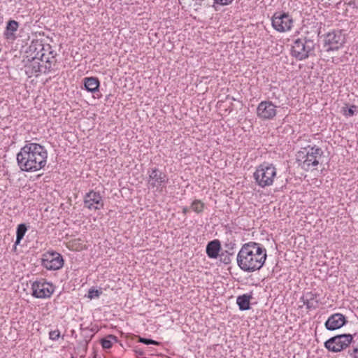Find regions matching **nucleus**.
Masks as SVG:
<instances>
[{
  "label": "nucleus",
  "mask_w": 358,
  "mask_h": 358,
  "mask_svg": "<svg viewBox=\"0 0 358 358\" xmlns=\"http://www.w3.org/2000/svg\"><path fill=\"white\" fill-rule=\"evenodd\" d=\"M345 43V36L341 30H334L324 36V48L327 52L338 50Z\"/></svg>",
  "instance_id": "nucleus-8"
},
{
  "label": "nucleus",
  "mask_w": 358,
  "mask_h": 358,
  "mask_svg": "<svg viewBox=\"0 0 358 358\" xmlns=\"http://www.w3.org/2000/svg\"><path fill=\"white\" fill-rule=\"evenodd\" d=\"M317 296V294L309 292L306 293L301 298V301L303 302V305L306 306L308 310H315L318 308L319 306V300Z\"/></svg>",
  "instance_id": "nucleus-16"
},
{
  "label": "nucleus",
  "mask_w": 358,
  "mask_h": 358,
  "mask_svg": "<svg viewBox=\"0 0 358 358\" xmlns=\"http://www.w3.org/2000/svg\"><path fill=\"white\" fill-rule=\"evenodd\" d=\"M293 22V18L288 13L275 12L271 17L272 27L278 32L291 30Z\"/></svg>",
  "instance_id": "nucleus-9"
},
{
  "label": "nucleus",
  "mask_w": 358,
  "mask_h": 358,
  "mask_svg": "<svg viewBox=\"0 0 358 358\" xmlns=\"http://www.w3.org/2000/svg\"><path fill=\"white\" fill-rule=\"evenodd\" d=\"M221 250V243L218 239H215L208 243L206 252L209 258L216 259Z\"/></svg>",
  "instance_id": "nucleus-17"
},
{
  "label": "nucleus",
  "mask_w": 358,
  "mask_h": 358,
  "mask_svg": "<svg viewBox=\"0 0 358 358\" xmlns=\"http://www.w3.org/2000/svg\"><path fill=\"white\" fill-rule=\"evenodd\" d=\"M317 45V37L315 35L310 36L307 32L293 41L291 48V55L296 60L302 61L309 57L315 56V48Z\"/></svg>",
  "instance_id": "nucleus-3"
},
{
  "label": "nucleus",
  "mask_w": 358,
  "mask_h": 358,
  "mask_svg": "<svg viewBox=\"0 0 358 358\" xmlns=\"http://www.w3.org/2000/svg\"><path fill=\"white\" fill-rule=\"evenodd\" d=\"M322 155L323 151L320 148L308 145L297 152L296 162L303 169L308 171L312 166L318 165L319 159Z\"/></svg>",
  "instance_id": "nucleus-4"
},
{
  "label": "nucleus",
  "mask_w": 358,
  "mask_h": 358,
  "mask_svg": "<svg viewBox=\"0 0 358 358\" xmlns=\"http://www.w3.org/2000/svg\"><path fill=\"white\" fill-rule=\"evenodd\" d=\"M84 85L86 90L90 92L99 91L100 85L99 80L96 77H88L84 78Z\"/></svg>",
  "instance_id": "nucleus-19"
},
{
  "label": "nucleus",
  "mask_w": 358,
  "mask_h": 358,
  "mask_svg": "<svg viewBox=\"0 0 358 358\" xmlns=\"http://www.w3.org/2000/svg\"><path fill=\"white\" fill-rule=\"evenodd\" d=\"M266 258V248L259 243L250 241L242 245L237 255L236 262L242 271L252 273L263 267Z\"/></svg>",
  "instance_id": "nucleus-2"
},
{
  "label": "nucleus",
  "mask_w": 358,
  "mask_h": 358,
  "mask_svg": "<svg viewBox=\"0 0 358 358\" xmlns=\"http://www.w3.org/2000/svg\"><path fill=\"white\" fill-rule=\"evenodd\" d=\"M138 341L145 345H161L160 342H158L157 341H155V340H152L150 338H142V337H139Z\"/></svg>",
  "instance_id": "nucleus-27"
},
{
  "label": "nucleus",
  "mask_w": 358,
  "mask_h": 358,
  "mask_svg": "<svg viewBox=\"0 0 358 358\" xmlns=\"http://www.w3.org/2000/svg\"><path fill=\"white\" fill-rule=\"evenodd\" d=\"M51 48V46L48 44L44 45L42 41L36 39L33 40L28 48L27 53L29 54V57L31 59H38L41 62H43L46 57L47 50Z\"/></svg>",
  "instance_id": "nucleus-12"
},
{
  "label": "nucleus",
  "mask_w": 358,
  "mask_h": 358,
  "mask_svg": "<svg viewBox=\"0 0 358 358\" xmlns=\"http://www.w3.org/2000/svg\"><path fill=\"white\" fill-rule=\"evenodd\" d=\"M48 152L44 146L27 142L17 154V163L21 171L34 172L43 169L47 164Z\"/></svg>",
  "instance_id": "nucleus-1"
},
{
  "label": "nucleus",
  "mask_w": 358,
  "mask_h": 358,
  "mask_svg": "<svg viewBox=\"0 0 358 358\" xmlns=\"http://www.w3.org/2000/svg\"><path fill=\"white\" fill-rule=\"evenodd\" d=\"M101 344L103 348L104 349H110L112 348V342L110 339H108L106 338H102L101 340Z\"/></svg>",
  "instance_id": "nucleus-30"
},
{
  "label": "nucleus",
  "mask_w": 358,
  "mask_h": 358,
  "mask_svg": "<svg viewBox=\"0 0 358 358\" xmlns=\"http://www.w3.org/2000/svg\"><path fill=\"white\" fill-rule=\"evenodd\" d=\"M19 27L18 22L14 20H10L8 21L6 30L3 32V36L7 40H15L16 38L15 31Z\"/></svg>",
  "instance_id": "nucleus-18"
},
{
  "label": "nucleus",
  "mask_w": 358,
  "mask_h": 358,
  "mask_svg": "<svg viewBox=\"0 0 358 358\" xmlns=\"http://www.w3.org/2000/svg\"><path fill=\"white\" fill-rule=\"evenodd\" d=\"M60 337V331L58 329L50 331L49 332V338L52 341H56Z\"/></svg>",
  "instance_id": "nucleus-31"
},
{
  "label": "nucleus",
  "mask_w": 358,
  "mask_h": 358,
  "mask_svg": "<svg viewBox=\"0 0 358 358\" xmlns=\"http://www.w3.org/2000/svg\"><path fill=\"white\" fill-rule=\"evenodd\" d=\"M88 342H89V341H87V340L85 341V345H85V351L87 350V347Z\"/></svg>",
  "instance_id": "nucleus-37"
},
{
  "label": "nucleus",
  "mask_w": 358,
  "mask_h": 358,
  "mask_svg": "<svg viewBox=\"0 0 358 358\" xmlns=\"http://www.w3.org/2000/svg\"><path fill=\"white\" fill-rule=\"evenodd\" d=\"M191 208L196 213H201L204 208V203L201 200H194L191 205Z\"/></svg>",
  "instance_id": "nucleus-26"
},
{
  "label": "nucleus",
  "mask_w": 358,
  "mask_h": 358,
  "mask_svg": "<svg viewBox=\"0 0 358 358\" xmlns=\"http://www.w3.org/2000/svg\"><path fill=\"white\" fill-rule=\"evenodd\" d=\"M84 206L90 210H97L103 208V201L99 192L91 190L84 196Z\"/></svg>",
  "instance_id": "nucleus-14"
},
{
  "label": "nucleus",
  "mask_w": 358,
  "mask_h": 358,
  "mask_svg": "<svg viewBox=\"0 0 358 358\" xmlns=\"http://www.w3.org/2000/svg\"><path fill=\"white\" fill-rule=\"evenodd\" d=\"M27 230V226L24 223L20 224L17 226V231H16V240L15 242V247L17 245L20 244V243L22 241V239L23 238Z\"/></svg>",
  "instance_id": "nucleus-23"
},
{
  "label": "nucleus",
  "mask_w": 358,
  "mask_h": 358,
  "mask_svg": "<svg viewBox=\"0 0 358 358\" xmlns=\"http://www.w3.org/2000/svg\"><path fill=\"white\" fill-rule=\"evenodd\" d=\"M101 294H102V292L101 290L91 288L88 291V297L90 299L99 297Z\"/></svg>",
  "instance_id": "nucleus-29"
},
{
  "label": "nucleus",
  "mask_w": 358,
  "mask_h": 358,
  "mask_svg": "<svg viewBox=\"0 0 358 358\" xmlns=\"http://www.w3.org/2000/svg\"><path fill=\"white\" fill-rule=\"evenodd\" d=\"M32 296L38 299L50 298L55 291L52 283L34 281L31 285Z\"/></svg>",
  "instance_id": "nucleus-11"
},
{
  "label": "nucleus",
  "mask_w": 358,
  "mask_h": 358,
  "mask_svg": "<svg viewBox=\"0 0 358 358\" xmlns=\"http://www.w3.org/2000/svg\"><path fill=\"white\" fill-rule=\"evenodd\" d=\"M189 212V209L187 207H184L182 208V213L184 215H186Z\"/></svg>",
  "instance_id": "nucleus-36"
},
{
  "label": "nucleus",
  "mask_w": 358,
  "mask_h": 358,
  "mask_svg": "<svg viewBox=\"0 0 358 358\" xmlns=\"http://www.w3.org/2000/svg\"><path fill=\"white\" fill-rule=\"evenodd\" d=\"M148 173V187L162 192L169 180L167 175L157 167L150 169Z\"/></svg>",
  "instance_id": "nucleus-7"
},
{
  "label": "nucleus",
  "mask_w": 358,
  "mask_h": 358,
  "mask_svg": "<svg viewBox=\"0 0 358 358\" xmlns=\"http://www.w3.org/2000/svg\"><path fill=\"white\" fill-rule=\"evenodd\" d=\"M47 52H48V55H46V57H54V58L56 59L57 53L55 52L54 50H52V48L47 50Z\"/></svg>",
  "instance_id": "nucleus-33"
},
{
  "label": "nucleus",
  "mask_w": 358,
  "mask_h": 358,
  "mask_svg": "<svg viewBox=\"0 0 358 358\" xmlns=\"http://www.w3.org/2000/svg\"><path fill=\"white\" fill-rule=\"evenodd\" d=\"M348 354L352 358H358V343L352 345V348L348 350Z\"/></svg>",
  "instance_id": "nucleus-28"
},
{
  "label": "nucleus",
  "mask_w": 358,
  "mask_h": 358,
  "mask_svg": "<svg viewBox=\"0 0 358 358\" xmlns=\"http://www.w3.org/2000/svg\"><path fill=\"white\" fill-rule=\"evenodd\" d=\"M276 114V106L271 101H262L257 106V115L262 120H272Z\"/></svg>",
  "instance_id": "nucleus-13"
},
{
  "label": "nucleus",
  "mask_w": 358,
  "mask_h": 358,
  "mask_svg": "<svg viewBox=\"0 0 358 358\" xmlns=\"http://www.w3.org/2000/svg\"><path fill=\"white\" fill-rule=\"evenodd\" d=\"M57 62V59L54 57H46L43 62H40V69L41 71H38V76L40 73H47L52 69V65H55Z\"/></svg>",
  "instance_id": "nucleus-20"
},
{
  "label": "nucleus",
  "mask_w": 358,
  "mask_h": 358,
  "mask_svg": "<svg viewBox=\"0 0 358 358\" xmlns=\"http://www.w3.org/2000/svg\"><path fill=\"white\" fill-rule=\"evenodd\" d=\"M64 262L62 256L55 251H48L42 255L41 265L47 270H59L63 267Z\"/></svg>",
  "instance_id": "nucleus-10"
},
{
  "label": "nucleus",
  "mask_w": 358,
  "mask_h": 358,
  "mask_svg": "<svg viewBox=\"0 0 358 358\" xmlns=\"http://www.w3.org/2000/svg\"><path fill=\"white\" fill-rule=\"evenodd\" d=\"M341 112L343 115L347 117H352L357 112V106L355 105H351L350 108L343 107Z\"/></svg>",
  "instance_id": "nucleus-25"
},
{
  "label": "nucleus",
  "mask_w": 358,
  "mask_h": 358,
  "mask_svg": "<svg viewBox=\"0 0 358 358\" xmlns=\"http://www.w3.org/2000/svg\"><path fill=\"white\" fill-rule=\"evenodd\" d=\"M220 257V262L225 264H229L231 262V257L234 256V252H230L229 250L222 252L218 255Z\"/></svg>",
  "instance_id": "nucleus-24"
},
{
  "label": "nucleus",
  "mask_w": 358,
  "mask_h": 358,
  "mask_svg": "<svg viewBox=\"0 0 358 358\" xmlns=\"http://www.w3.org/2000/svg\"><path fill=\"white\" fill-rule=\"evenodd\" d=\"M252 299L251 294H243L238 296L236 299V303L241 310H247L250 308V301Z\"/></svg>",
  "instance_id": "nucleus-21"
},
{
  "label": "nucleus",
  "mask_w": 358,
  "mask_h": 358,
  "mask_svg": "<svg viewBox=\"0 0 358 358\" xmlns=\"http://www.w3.org/2000/svg\"><path fill=\"white\" fill-rule=\"evenodd\" d=\"M136 352L138 353L139 355H143V351H137V350H136Z\"/></svg>",
  "instance_id": "nucleus-38"
},
{
  "label": "nucleus",
  "mask_w": 358,
  "mask_h": 358,
  "mask_svg": "<svg viewBox=\"0 0 358 358\" xmlns=\"http://www.w3.org/2000/svg\"><path fill=\"white\" fill-rule=\"evenodd\" d=\"M353 341V336L350 334H343L334 336L327 340L324 345L325 348L332 352H339L346 349Z\"/></svg>",
  "instance_id": "nucleus-6"
},
{
  "label": "nucleus",
  "mask_w": 358,
  "mask_h": 358,
  "mask_svg": "<svg viewBox=\"0 0 358 358\" xmlns=\"http://www.w3.org/2000/svg\"><path fill=\"white\" fill-rule=\"evenodd\" d=\"M40 59H31L30 64L26 66L27 74L31 73L38 76V71H41V69H40Z\"/></svg>",
  "instance_id": "nucleus-22"
},
{
  "label": "nucleus",
  "mask_w": 358,
  "mask_h": 358,
  "mask_svg": "<svg viewBox=\"0 0 358 358\" xmlns=\"http://www.w3.org/2000/svg\"><path fill=\"white\" fill-rule=\"evenodd\" d=\"M108 338H111V339L114 340L116 342L117 341V337L115 336H114V335H109L108 336Z\"/></svg>",
  "instance_id": "nucleus-35"
},
{
  "label": "nucleus",
  "mask_w": 358,
  "mask_h": 358,
  "mask_svg": "<svg viewBox=\"0 0 358 358\" xmlns=\"http://www.w3.org/2000/svg\"><path fill=\"white\" fill-rule=\"evenodd\" d=\"M348 320L342 313H334L331 315L324 323V326L327 330L334 331L338 329L345 325Z\"/></svg>",
  "instance_id": "nucleus-15"
},
{
  "label": "nucleus",
  "mask_w": 358,
  "mask_h": 358,
  "mask_svg": "<svg viewBox=\"0 0 358 358\" xmlns=\"http://www.w3.org/2000/svg\"><path fill=\"white\" fill-rule=\"evenodd\" d=\"M234 0H214V3L220 6H227L232 3Z\"/></svg>",
  "instance_id": "nucleus-32"
},
{
  "label": "nucleus",
  "mask_w": 358,
  "mask_h": 358,
  "mask_svg": "<svg viewBox=\"0 0 358 358\" xmlns=\"http://www.w3.org/2000/svg\"><path fill=\"white\" fill-rule=\"evenodd\" d=\"M235 245H236L235 243H229L225 244V248H227L229 251V250H231L234 249Z\"/></svg>",
  "instance_id": "nucleus-34"
},
{
  "label": "nucleus",
  "mask_w": 358,
  "mask_h": 358,
  "mask_svg": "<svg viewBox=\"0 0 358 358\" xmlns=\"http://www.w3.org/2000/svg\"><path fill=\"white\" fill-rule=\"evenodd\" d=\"M276 174L277 170L273 164L264 162L256 168L253 177L256 183L264 188L273 184Z\"/></svg>",
  "instance_id": "nucleus-5"
}]
</instances>
